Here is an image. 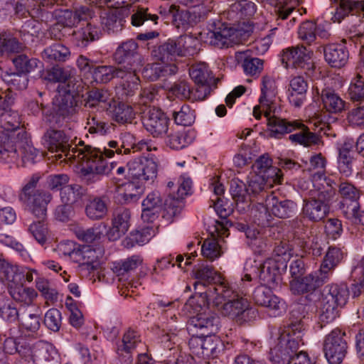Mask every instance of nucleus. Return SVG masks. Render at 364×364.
I'll return each instance as SVG.
<instances>
[{"mask_svg":"<svg viewBox=\"0 0 364 364\" xmlns=\"http://www.w3.org/2000/svg\"><path fill=\"white\" fill-rule=\"evenodd\" d=\"M206 297L213 299L214 306L224 316L240 320V316L250 309L245 295L233 291L227 281L221 282L206 292Z\"/></svg>","mask_w":364,"mask_h":364,"instance_id":"1","label":"nucleus"},{"mask_svg":"<svg viewBox=\"0 0 364 364\" xmlns=\"http://www.w3.org/2000/svg\"><path fill=\"white\" fill-rule=\"evenodd\" d=\"M303 329L301 321L292 323L281 329L278 343L269 353V360L273 364H287L300 345L304 344Z\"/></svg>","mask_w":364,"mask_h":364,"instance_id":"2","label":"nucleus"},{"mask_svg":"<svg viewBox=\"0 0 364 364\" xmlns=\"http://www.w3.org/2000/svg\"><path fill=\"white\" fill-rule=\"evenodd\" d=\"M75 152H77V158L79 161L88 164L87 168L82 169L87 181H96L102 176H108L117 166L114 162L105 159L101 151L88 145L76 149Z\"/></svg>","mask_w":364,"mask_h":364,"instance_id":"3","label":"nucleus"},{"mask_svg":"<svg viewBox=\"0 0 364 364\" xmlns=\"http://www.w3.org/2000/svg\"><path fill=\"white\" fill-rule=\"evenodd\" d=\"M75 70L70 68L55 66L48 71L46 79L55 82H68V88L63 94L59 92L54 97L53 103L59 110H65L72 107L74 95L80 92V84L75 87L76 81L74 75Z\"/></svg>","mask_w":364,"mask_h":364,"instance_id":"4","label":"nucleus"},{"mask_svg":"<svg viewBox=\"0 0 364 364\" xmlns=\"http://www.w3.org/2000/svg\"><path fill=\"white\" fill-rule=\"evenodd\" d=\"M335 193L331 187L323 186L311 194V197L304 200L302 213L304 217L314 222L323 220L329 212V203Z\"/></svg>","mask_w":364,"mask_h":364,"instance_id":"5","label":"nucleus"},{"mask_svg":"<svg viewBox=\"0 0 364 364\" xmlns=\"http://www.w3.org/2000/svg\"><path fill=\"white\" fill-rule=\"evenodd\" d=\"M348 293L345 285L331 284L323 289L321 299V317L326 322L334 320L338 307L343 306L348 300Z\"/></svg>","mask_w":364,"mask_h":364,"instance_id":"6","label":"nucleus"},{"mask_svg":"<svg viewBox=\"0 0 364 364\" xmlns=\"http://www.w3.org/2000/svg\"><path fill=\"white\" fill-rule=\"evenodd\" d=\"M127 166L129 178L136 180L137 183L151 184L156 178L158 166L153 159H136L130 161Z\"/></svg>","mask_w":364,"mask_h":364,"instance_id":"7","label":"nucleus"},{"mask_svg":"<svg viewBox=\"0 0 364 364\" xmlns=\"http://www.w3.org/2000/svg\"><path fill=\"white\" fill-rule=\"evenodd\" d=\"M105 255L102 247L90 245H78L77 253L74 254L73 262L78 264L81 271L93 272L102 263Z\"/></svg>","mask_w":364,"mask_h":364,"instance_id":"8","label":"nucleus"},{"mask_svg":"<svg viewBox=\"0 0 364 364\" xmlns=\"http://www.w3.org/2000/svg\"><path fill=\"white\" fill-rule=\"evenodd\" d=\"M192 41L193 38L189 36L180 37L177 42L169 40L154 50V56L164 65L173 64V61L176 56L189 53L188 46L185 44Z\"/></svg>","mask_w":364,"mask_h":364,"instance_id":"9","label":"nucleus"},{"mask_svg":"<svg viewBox=\"0 0 364 364\" xmlns=\"http://www.w3.org/2000/svg\"><path fill=\"white\" fill-rule=\"evenodd\" d=\"M344 336L339 329H334L326 336L323 350L330 364H340L346 356L348 347Z\"/></svg>","mask_w":364,"mask_h":364,"instance_id":"10","label":"nucleus"},{"mask_svg":"<svg viewBox=\"0 0 364 364\" xmlns=\"http://www.w3.org/2000/svg\"><path fill=\"white\" fill-rule=\"evenodd\" d=\"M57 355L54 346L47 342H39L36 344L23 347L20 350V357L33 364H49Z\"/></svg>","mask_w":364,"mask_h":364,"instance_id":"11","label":"nucleus"},{"mask_svg":"<svg viewBox=\"0 0 364 364\" xmlns=\"http://www.w3.org/2000/svg\"><path fill=\"white\" fill-rule=\"evenodd\" d=\"M314 53L309 48L303 46L287 48L283 50L282 63L286 68L310 69L313 66Z\"/></svg>","mask_w":364,"mask_h":364,"instance_id":"12","label":"nucleus"},{"mask_svg":"<svg viewBox=\"0 0 364 364\" xmlns=\"http://www.w3.org/2000/svg\"><path fill=\"white\" fill-rule=\"evenodd\" d=\"M202 332L200 336H193L188 342L192 354L198 358H209L215 357L221 345L220 340L216 336H204Z\"/></svg>","mask_w":364,"mask_h":364,"instance_id":"13","label":"nucleus"},{"mask_svg":"<svg viewBox=\"0 0 364 364\" xmlns=\"http://www.w3.org/2000/svg\"><path fill=\"white\" fill-rule=\"evenodd\" d=\"M143 124L154 137H163L171 129L168 117L161 109L155 107L149 109L144 117Z\"/></svg>","mask_w":364,"mask_h":364,"instance_id":"14","label":"nucleus"},{"mask_svg":"<svg viewBox=\"0 0 364 364\" xmlns=\"http://www.w3.org/2000/svg\"><path fill=\"white\" fill-rule=\"evenodd\" d=\"M45 140L50 151L63 153L65 156L69 159L77 158L76 149L85 146L82 143H80L79 146L70 150L69 137L63 131L60 130L50 129L47 131L45 134Z\"/></svg>","mask_w":364,"mask_h":364,"instance_id":"15","label":"nucleus"},{"mask_svg":"<svg viewBox=\"0 0 364 364\" xmlns=\"http://www.w3.org/2000/svg\"><path fill=\"white\" fill-rule=\"evenodd\" d=\"M52 199L51 195L45 191L38 190L20 200L38 218L45 220L47 205Z\"/></svg>","mask_w":364,"mask_h":364,"instance_id":"16","label":"nucleus"},{"mask_svg":"<svg viewBox=\"0 0 364 364\" xmlns=\"http://www.w3.org/2000/svg\"><path fill=\"white\" fill-rule=\"evenodd\" d=\"M196 281L193 286L195 291L200 294H205L210 289H213L217 284L221 282L225 281L222 279L212 267H203L198 269L195 273Z\"/></svg>","mask_w":364,"mask_h":364,"instance_id":"17","label":"nucleus"},{"mask_svg":"<svg viewBox=\"0 0 364 364\" xmlns=\"http://www.w3.org/2000/svg\"><path fill=\"white\" fill-rule=\"evenodd\" d=\"M253 298L256 304L272 311L274 316H279L284 310V304L267 286L257 287L254 291Z\"/></svg>","mask_w":364,"mask_h":364,"instance_id":"18","label":"nucleus"},{"mask_svg":"<svg viewBox=\"0 0 364 364\" xmlns=\"http://www.w3.org/2000/svg\"><path fill=\"white\" fill-rule=\"evenodd\" d=\"M204 35H205L204 41L206 43L220 48L232 46L237 43V31L227 26L209 31Z\"/></svg>","mask_w":364,"mask_h":364,"instance_id":"19","label":"nucleus"},{"mask_svg":"<svg viewBox=\"0 0 364 364\" xmlns=\"http://www.w3.org/2000/svg\"><path fill=\"white\" fill-rule=\"evenodd\" d=\"M17 275L19 277L18 279H11L6 283L9 292L17 302L23 305H31L37 297L38 294L35 289L23 286V275L22 274L18 273Z\"/></svg>","mask_w":364,"mask_h":364,"instance_id":"20","label":"nucleus"},{"mask_svg":"<svg viewBox=\"0 0 364 364\" xmlns=\"http://www.w3.org/2000/svg\"><path fill=\"white\" fill-rule=\"evenodd\" d=\"M18 136L14 132L3 131L0 134V161L16 163L18 159L16 143Z\"/></svg>","mask_w":364,"mask_h":364,"instance_id":"21","label":"nucleus"},{"mask_svg":"<svg viewBox=\"0 0 364 364\" xmlns=\"http://www.w3.org/2000/svg\"><path fill=\"white\" fill-rule=\"evenodd\" d=\"M326 281L327 279H323V274H320L318 271V273L294 278L290 282V288L294 294H299L314 290Z\"/></svg>","mask_w":364,"mask_h":364,"instance_id":"22","label":"nucleus"},{"mask_svg":"<svg viewBox=\"0 0 364 364\" xmlns=\"http://www.w3.org/2000/svg\"><path fill=\"white\" fill-rule=\"evenodd\" d=\"M268 134L270 137L281 138L283 135L296 130V126H301L299 120L287 121L274 116L267 119Z\"/></svg>","mask_w":364,"mask_h":364,"instance_id":"23","label":"nucleus"},{"mask_svg":"<svg viewBox=\"0 0 364 364\" xmlns=\"http://www.w3.org/2000/svg\"><path fill=\"white\" fill-rule=\"evenodd\" d=\"M265 211L269 214L282 218H287L294 211L295 203L289 200L279 201L274 196H269L265 200Z\"/></svg>","mask_w":364,"mask_h":364,"instance_id":"24","label":"nucleus"},{"mask_svg":"<svg viewBox=\"0 0 364 364\" xmlns=\"http://www.w3.org/2000/svg\"><path fill=\"white\" fill-rule=\"evenodd\" d=\"M324 56L332 67L341 68L347 63L349 53L345 44H330L324 48Z\"/></svg>","mask_w":364,"mask_h":364,"instance_id":"25","label":"nucleus"},{"mask_svg":"<svg viewBox=\"0 0 364 364\" xmlns=\"http://www.w3.org/2000/svg\"><path fill=\"white\" fill-rule=\"evenodd\" d=\"M321 98L324 109L331 114H339L346 109L347 102L332 89H323Z\"/></svg>","mask_w":364,"mask_h":364,"instance_id":"26","label":"nucleus"},{"mask_svg":"<svg viewBox=\"0 0 364 364\" xmlns=\"http://www.w3.org/2000/svg\"><path fill=\"white\" fill-rule=\"evenodd\" d=\"M299 132L291 134L289 136V140L294 144L302 145L305 147H309L314 145H318L321 141L318 135L309 131V128L301 122V126H296Z\"/></svg>","mask_w":364,"mask_h":364,"instance_id":"27","label":"nucleus"},{"mask_svg":"<svg viewBox=\"0 0 364 364\" xmlns=\"http://www.w3.org/2000/svg\"><path fill=\"white\" fill-rule=\"evenodd\" d=\"M289 86V95L288 97L289 102L297 107L301 106L306 98L307 82L304 77L296 76L291 80Z\"/></svg>","mask_w":364,"mask_h":364,"instance_id":"28","label":"nucleus"},{"mask_svg":"<svg viewBox=\"0 0 364 364\" xmlns=\"http://www.w3.org/2000/svg\"><path fill=\"white\" fill-rule=\"evenodd\" d=\"M255 166L258 170L257 174L264 175L266 178L272 179V183H281L283 179L282 171L272 166V160L266 156H262L255 162Z\"/></svg>","mask_w":364,"mask_h":364,"instance_id":"29","label":"nucleus"},{"mask_svg":"<svg viewBox=\"0 0 364 364\" xmlns=\"http://www.w3.org/2000/svg\"><path fill=\"white\" fill-rule=\"evenodd\" d=\"M138 46L134 41H128L122 43L114 53V60L118 64L127 63L130 66L132 65H137L136 63V53Z\"/></svg>","mask_w":364,"mask_h":364,"instance_id":"30","label":"nucleus"},{"mask_svg":"<svg viewBox=\"0 0 364 364\" xmlns=\"http://www.w3.org/2000/svg\"><path fill=\"white\" fill-rule=\"evenodd\" d=\"M130 212L127 209L119 210L114 215L109 235L112 240H117L124 235L129 228Z\"/></svg>","mask_w":364,"mask_h":364,"instance_id":"31","label":"nucleus"},{"mask_svg":"<svg viewBox=\"0 0 364 364\" xmlns=\"http://www.w3.org/2000/svg\"><path fill=\"white\" fill-rule=\"evenodd\" d=\"M177 68L174 64L164 65L160 62L147 65L143 71L144 77L151 81L158 80L160 77L176 73Z\"/></svg>","mask_w":364,"mask_h":364,"instance_id":"32","label":"nucleus"},{"mask_svg":"<svg viewBox=\"0 0 364 364\" xmlns=\"http://www.w3.org/2000/svg\"><path fill=\"white\" fill-rule=\"evenodd\" d=\"M92 77L96 82L107 83L114 77H123L124 71L122 67L115 68L113 66L101 65L94 68Z\"/></svg>","mask_w":364,"mask_h":364,"instance_id":"33","label":"nucleus"},{"mask_svg":"<svg viewBox=\"0 0 364 364\" xmlns=\"http://www.w3.org/2000/svg\"><path fill=\"white\" fill-rule=\"evenodd\" d=\"M121 67L124 71V77H121L123 80L122 87L126 95H132L140 86V79L136 73L137 65H132L129 68L125 65H121Z\"/></svg>","mask_w":364,"mask_h":364,"instance_id":"34","label":"nucleus"},{"mask_svg":"<svg viewBox=\"0 0 364 364\" xmlns=\"http://www.w3.org/2000/svg\"><path fill=\"white\" fill-rule=\"evenodd\" d=\"M165 135H166V145L173 149H181L191 142V139L183 129L171 127Z\"/></svg>","mask_w":364,"mask_h":364,"instance_id":"35","label":"nucleus"},{"mask_svg":"<svg viewBox=\"0 0 364 364\" xmlns=\"http://www.w3.org/2000/svg\"><path fill=\"white\" fill-rule=\"evenodd\" d=\"M262 95L259 102L264 107L274 106V101L277 94V87L275 80L269 76L262 77Z\"/></svg>","mask_w":364,"mask_h":364,"instance_id":"36","label":"nucleus"},{"mask_svg":"<svg viewBox=\"0 0 364 364\" xmlns=\"http://www.w3.org/2000/svg\"><path fill=\"white\" fill-rule=\"evenodd\" d=\"M343 255L341 249L334 247L328 248L319 269L323 279H328L330 272L341 261Z\"/></svg>","mask_w":364,"mask_h":364,"instance_id":"37","label":"nucleus"},{"mask_svg":"<svg viewBox=\"0 0 364 364\" xmlns=\"http://www.w3.org/2000/svg\"><path fill=\"white\" fill-rule=\"evenodd\" d=\"M358 200H343L341 209L346 218L352 223L364 225V211L360 210V204Z\"/></svg>","mask_w":364,"mask_h":364,"instance_id":"38","label":"nucleus"},{"mask_svg":"<svg viewBox=\"0 0 364 364\" xmlns=\"http://www.w3.org/2000/svg\"><path fill=\"white\" fill-rule=\"evenodd\" d=\"M217 318L209 314H199L196 316L191 318L189 323V330L191 332L197 330L206 331L210 333L215 328V321Z\"/></svg>","mask_w":364,"mask_h":364,"instance_id":"39","label":"nucleus"},{"mask_svg":"<svg viewBox=\"0 0 364 364\" xmlns=\"http://www.w3.org/2000/svg\"><path fill=\"white\" fill-rule=\"evenodd\" d=\"M272 183V179L266 178L264 175L256 173H250L247 186L250 198L259 194L267 188L271 187Z\"/></svg>","mask_w":364,"mask_h":364,"instance_id":"40","label":"nucleus"},{"mask_svg":"<svg viewBox=\"0 0 364 364\" xmlns=\"http://www.w3.org/2000/svg\"><path fill=\"white\" fill-rule=\"evenodd\" d=\"M110 113L112 119L119 124L132 123L135 118L132 107L124 102L115 104Z\"/></svg>","mask_w":364,"mask_h":364,"instance_id":"41","label":"nucleus"},{"mask_svg":"<svg viewBox=\"0 0 364 364\" xmlns=\"http://www.w3.org/2000/svg\"><path fill=\"white\" fill-rule=\"evenodd\" d=\"M249 50L238 51L235 57L237 60H242V67L246 74L255 75L259 74L263 68V62L257 58H248Z\"/></svg>","mask_w":364,"mask_h":364,"instance_id":"42","label":"nucleus"},{"mask_svg":"<svg viewBox=\"0 0 364 364\" xmlns=\"http://www.w3.org/2000/svg\"><path fill=\"white\" fill-rule=\"evenodd\" d=\"M326 166V159L321 154H313L309 159V171L312 172L313 182L317 179L323 180L327 184L325 179V169Z\"/></svg>","mask_w":364,"mask_h":364,"instance_id":"43","label":"nucleus"},{"mask_svg":"<svg viewBox=\"0 0 364 364\" xmlns=\"http://www.w3.org/2000/svg\"><path fill=\"white\" fill-rule=\"evenodd\" d=\"M107 213V204L100 198H95L88 202L85 207V214L91 220H100Z\"/></svg>","mask_w":364,"mask_h":364,"instance_id":"44","label":"nucleus"},{"mask_svg":"<svg viewBox=\"0 0 364 364\" xmlns=\"http://www.w3.org/2000/svg\"><path fill=\"white\" fill-rule=\"evenodd\" d=\"M105 230L106 225L101 223L87 229L79 228L75 231V235L80 240L92 242L100 240Z\"/></svg>","mask_w":364,"mask_h":364,"instance_id":"45","label":"nucleus"},{"mask_svg":"<svg viewBox=\"0 0 364 364\" xmlns=\"http://www.w3.org/2000/svg\"><path fill=\"white\" fill-rule=\"evenodd\" d=\"M12 62L16 69L21 73L26 75L34 71L37 68H42V63L36 58H28L25 55H20L13 58Z\"/></svg>","mask_w":364,"mask_h":364,"instance_id":"46","label":"nucleus"},{"mask_svg":"<svg viewBox=\"0 0 364 364\" xmlns=\"http://www.w3.org/2000/svg\"><path fill=\"white\" fill-rule=\"evenodd\" d=\"M230 191L237 205L239 203L248 204L251 200L247 186L237 178L231 181Z\"/></svg>","mask_w":364,"mask_h":364,"instance_id":"47","label":"nucleus"},{"mask_svg":"<svg viewBox=\"0 0 364 364\" xmlns=\"http://www.w3.org/2000/svg\"><path fill=\"white\" fill-rule=\"evenodd\" d=\"M257 11L256 5L249 0H242L232 4L230 6V14H235L239 18H250Z\"/></svg>","mask_w":364,"mask_h":364,"instance_id":"48","label":"nucleus"},{"mask_svg":"<svg viewBox=\"0 0 364 364\" xmlns=\"http://www.w3.org/2000/svg\"><path fill=\"white\" fill-rule=\"evenodd\" d=\"M70 55V52L68 48L60 43L48 47L43 52V58L49 62L65 61Z\"/></svg>","mask_w":364,"mask_h":364,"instance_id":"49","label":"nucleus"},{"mask_svg":"<svg viewBox=\"0 0 364 364\" xmlns=\"http://www.w3.org/2000/svg\"><path fill=\"white\" fill-rule=\"evenodd\" d=\"M361 12L364 17V1L358 0H341L335 18H343L350 12Z\"/></svg>","mask_w":364,"mask_h":364,"instance_id":"50","label":"nucleus"},{"mask_svg":"<svg viewBox=\"0 0 364 364\" xmlns=\"http://www.w3.org/2000/svg\"><path fill=\"white\" fill-rule=\"evenodd\" d=\"M145 185L131 179L123 186L122 198L127 203L138 200L143 194Z\"/></svg>","mask_w":364,"mask_h":364,"instance_id":"51","label":"nucleus"},{"mask_svg":"<svg viewBox=\"0 0 364 364\" xmlns=\"http://www.w3.org/2000/svg\"><path fill=\"white\" fill-rule=\"evenodd\" d=\"M139 342L138 333L132 329H128L123 335L122 343L117 347V353L120 355L130 353Z\"/></svg>","mask_w":364,"mask_h":364,"instance_id":"52","label":"nucleus"},{"mask_svg":"<svg viewBox=\"0 0 364 364\" xmlns=\"http://www.w3.org/2000/svg\"><path fill=\"white\" fill-rule=\"evenodd\" d=\"M201 253L204 257L210 261L220 257L222 255V250L218 238L212 235L211 237L205 239L201 247Z\"/></svg>","mask_w":364,"mask_h":364,"instance_id":"53","label":"nucleus"},{"mask_svg":"<svg viewBox=\"0 0 364 364\" xmlns=\"http://www.w3.org/2000/svg\"><path fill=\"white\" fill-rule=\"evenodd\" d=\"M21 117L16 111H5L0 115L1 127L4 131L14 132L21 125Z\"/></svg>","mask_w":364,"mask_h":364,"instance_id":"54","label":"nucleus"},{"mask_svg":"<svg viewBox=\"0 0 364 364\" xmlns=\"http://www.w3.org/2000/svg\"><path fill=\"white\" fill-rule=\"evenodd\" d=\"M1 77L10 86L11 89L23 90L27 87L28 82L26 75L19 72L18 73L3 72Z\"/></svg>","mask_w":364,"mask_h":364,"instance_id":"55","label":"nucleus"},{"mask_svg":"<svg viewBox=\"0 0 364 364\" xmlns=\"http://www.w3.org/2000/svg\"><path fill=\"white\" fill-rule=\"evenodd\" d=\"M348 124L357 129H364V104L354 106L346 114Z\"/></svg>","mask_w":364,"mask_h":364,"instance_id":"56","label":"nucleus"},{"mask_svg":"<svg viewBox=\"0 0 364 364\" xmlns=\"http://www.w3.org/2000/svg\"><path fill=\"white\" fill-rule=\"evenodd\" d=\"M18 156L21 155L23 163H33L38 156L39 151L33 147L31 141L20 140L18 141Z\"/></svg>","mask_w":364,"mask_h":364,"instance_id":"57","label":"nucleus"},{"mask_svg":"<svg viewBox=\"0 0 364 364\" xmlns=\"http://www.w3.org/2000/svg\"><path fill=\"white\" fill-rule=\"evenodd\" d=\"M21 50L17 39L5 32L0 33V54L4 52L15 53Z\"/></svg>","mask_w":364,"mask_h":364,"instance_id":"58","label":"nucleus"},{"mask_svg":"<svg viewBox=\"0 0 364 364\" xmlns=\"http://www.w3.org/2000/svg\"><path fill=\"white\" fill-rule=\"evenodd\" d=\"M29 230L34 238L41 245L46 242L50 237V234L44 220L39 219L38 222L33 223L29 228Z\"/></svg>","mask_w":364,"mask_h":364,"instance_id":"59","label":"nucleus"},{"mask_svg":"<svg viewBox=\"0 0 364 364\" xmlns=\"http://www.w3.org/2000/svg\"><path fill=\"white\" fill-rule=\"evenodd\" d=\"M190 75L196 84H210L213 77L205 65L193 67L190 70Z\"/></svg>","mask_w":364,"mask_h":364,"instance_id":"60","label":"nucleus"},{"mask_svg":"<svg viewBox=\"0 0 364 364\" xmlns=\"http://www.w3.org/2000/svg\"><path fill=\"white\" fill-rule=\"evenodd\" d=\"M348 95L352 101H360L364 99V80L360 75L358 74L351 80Z\"/></svg>","mask_w":364,"mask_h":364,"instance_id":"61","label":"nucleus"},{"mask_svg":"<svg viewBox=\"0 0 364 364\" xmlns=\"http://www.w3.org/2000/svg\"><path fill=\"white\" fill-rule=\"evenodd\" d=\"M18 267L8 263L0 255V279L6 283L8 281L14 279H18Z\"/></svg>","mask_w":364,"mask_h":364,"instance_id":"62","label":"nucleus"},{"mask_svg":"<svg viewBox=\"0 0 364 364\" xmlns=\"http://www.w3.org/2000/svg\"><path fill=\"white\" fill-rule=\"evenodd\" d=\"M119 11L117 9L109 11L102 17V24L111 31H117L122 26V19L119 16Z\"/></svg>","mask_w":364,"mask_h":364,"instance_id":"63","label":"nucleus"},{"mask_svg":"<svg viewBox=\"0 0 364 364\" xmlns=\"http://www.w3.org/2000/svg\"><path fill=\"white\" fill-rule=\"evenodd\" d=\"M36 287L47 301H54L57 299L58 292L51 287L47 279L38 278L36 279Z\"/></svg>","mask_w":364,"mask_h":364,"instance_id":"64","label":"nucleus"}]
</instances>
